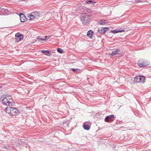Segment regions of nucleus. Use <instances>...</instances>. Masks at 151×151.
Returning a JSON list of instances; mask_svg holds the SVG:
<instances>
[{
	"instance_id": "nucleus-10",
	"label": "nucleus",
	"mask_w": 151,
	"mask_h": 151,
	"mask_svg": "<svg viewBox=\"0 0 151 151\" xmlns=\"http://www.w3.org/2000/svg\"><path fill=\"white\" fill-rule=\"evenodd\" d=\"M124 30H119L115 29V30H111V32L113 34H115V33L120 32H124Z\"/></svg>"
},
{
	"instance_id": "nucleus-11",
	"label": "nucleus",
	"mask_w": 151,
	"mask_h": 151,
	"mask_svg": "<svg viewBox=\"0 0 151 151\" xmlns=\"http://www.w3.org/2000/svg\"><path fill=\"white\" fill-rule=\"evenodd\" d=\"M36 16L34 14H33L31 13V14H30L28 16V18L30 20H32L35 17H36Z\"/></svg>"
},
{
	"instance_id": "nucleus-17",
	"label": "nucleus",
	"mask_w": 151,
	"mask_h": 151,
	"mask_svg": "<svg viewBox=\"0 0 151 151\" xmlns=\"http://www.w3.org/2000/svg\"><path fill=\"white\" fill-rule=\"evenodd\" d=\"M145 0H136L135 2V3H138L139 2H146Z\"/></svg>"
},
{
	"instance_id": "nucleus-24",
	"label": "nucleus",
	"mask_w": 151,
	"mask_h": 151,
	"mask_svg": "<svg viewBox=\"0 0 151 151\" xmlns=\"http://www.w3.org/2000/svg\"><path fill=\"white\" fill-rule=\"evenodd\" d=\"M75 7L74 8V9H75Z\"/></svg>"
},
{
	"instance_id": "nucleus-4",
	"label": "nucleus",
	"mask_w": 151,
	"mask_h": 151,
	"mask_svg": "<svg viewBox=\"0 0 151 151\" xmlns=\"http://www.w3.org/2000/svg\"><path fill=\"white\" fill-rule=\"evenodd\" d=\"M149 64V63L148 61L143 59L139 60L137 63L138 65L140 67H145Z\"/></svg>"
},
{
	"instance_id": "nucleus-7",
	"label": "nucleus",
	"mask_w": 151,
	"mask_h": 151,
	"mask_svg": "<svg viewBox=\"0 0 151 151\" xmlns=\"http://www.w3.org/2000/svg\"><path fill=\"white\" fill-rule=\"evenodd\" d=\"M109 29L108 27H102L100 28L99 29L98 31V32L101 34L104 33L106 32L107 29Z\"/></svg>"
},
{
	"instance_id": "nucleus-20",
	"label": "nucleus",
	"mask_w": 151,
	"mask_h": 151,
	"mask_svg": "<svg viewBox=\"0 0 151 151\" xmlns=\"http://www.w3.org/2000/svg\"><path fill=\"white\" fill-rule=\"evenodd\" d=\"M57 50L58 52L60 53H62L63 51V50L60 48H58Z\"/></svg>"
},
{
	"instance_id": "nucleus-8",
	"label": "nucleus",
	"mask_w": 151,
	"mask_h": 151,
	"mask_svg": "<svg viewBox=\"0 0 151 151\" xmlns=\"http://www.w3.org/2000/svg\"><path fill=\"white\" fill-rule=\"evenodd\" d=\"M20 20L21 22H26L27 19L24 14H20Z\"/></svg>"
},
{
	"instance_id": "nucleus-23",
	"label": "nucleus",
	"mask_w": 151,
	"mask_h": 151,
	"mask_svg": "<svg viewBox=\"0 0 151 151\" xmlns=\"http://www.w3.org/2000/svg\"><path fill=\"white\" fill-rule=\"evenodd\" d=\"M110 118H114V116L113 115H111L108 116Z\"/></svg>"
},
{
	"instance_id": "nucleus-12",
	"label": "nucleus",
	"mask_w": 151,
	"mask_h": 151,
	"mask_svg": "<svg viewBox=\"0 0 151 151\" xmlns=\"http://www.w3.org/2000/svg\"><path fill=\"white\" fill-rule=\"evenodd\" d=\"M86 123H87V122L84 123L83 125V127L85 129L88 130L89 129L90 127L89 125L86 124Z\"/></svg>"
},
{
	"instance_id": "nucleus-13",
	"label": "nucleus",
	"mask_w": 151,
	"mask_h": 151,
	"mask_svg": "<svg viewBox=\"0 0 151 151\" xmlns=\"http://www.w3.org/2000/svg\"><path fill=\"white\" fill-rule=\"evenodd\" d=\"M93 32L92 30H90L87 33V35L88 37L91 38L92 37V34Z\"/></svg>"
},
{
	"instance_id": "nucleus-9",
	"label": "nucleus",
	"mask_w": 151,
	"mask_h": 151,
	"mask_svg": "<svg viewBox=\"0 0 151 151\" xmlns=\"http://www.w3.org/2000/svg\"><path fill=\"white\" fill-rule=\"evenodd\" d=\"M121 53V51L119 49H117L116 50L113 51L111 54L112 55H114Z\"/></svg>"
},
{
	"instance_id": "nucleus-15",
	"label": "nucleus",
	"mask_w": 151,
	"mask_h": 151,
	"mask_svg": "<svg viewBox=\"0 0 151 151\" xmlns=\"http://www.w3.org/2000/svg\"><path fill=\"white\" fill-rule=\"evenodd\" d=\"M85 3L88 4H91L93 5L95 3V2H93L92 1L90 0L86 1L85 2Z\"/></svg>"
},
{
	"instance_id": "nucleus-18",
	"label": "nucleus",
	"mask_w": 151,
	"mask_h": 151,
	"mask_svg": "<svg viewBox=\"0 0 151 151\" xmlns=\"http://www.w3.org/2000/svg\"><path fill=\"white\" fill-rule=\"evenodd\" d=\"M42 53H44L45 54L47 53V54H46L47 55H49V51L47 50H42L41 51Z\"/></svg>"
},
{
	"instance_id": "nucleus-22",
	"label": "nucleus",
	"mask_w": 151,
	"mask_h": 151,
	"mask_svg": "<svg viewBox=\"0 0 151 151\" xmlns=\"http://www.w3.org/2000/svg\"><path fill=\"white\" fill-rule=\"evenodd\" d=\"M109 118L108 116H106L105 119V121L106 122H108L109 121Z\"/></svg>"
},
{
	"instance_id": "nucleus-25",
	"label": "nucleus",
	"mask_w": 151,
	"mask_h": 151,
	"mask_svg": "<svg viewBox=\"0 0 151 151\" xmlns=\"http://www.w3.org/2000/svg\"><path fill=\"white\" fill-rule=\"evenodd\" d=\"M46 54H47V53H45V54L46 55Z\"/></svg>"
},
{
	"instance_id": "nucleus-21",
	"label": "nucleus",
	"mask_w": 151,
	"mask_h": 151,
	"mask_svg": "<svg viewBox=\"0 0 151 151\" xmlns=\"http://www.w3.org/2000/svg\"><path fill=\"white\" fill-rule=\"evenodd\" d=\"M32 13L33 14H35V15H36V17H38L39 16V14L37 12H35Z\"/></svg>"
},
{
	"instance_id": "nucleus-16",
	"label": "nucleus",
	"mask_w": 151,
	"mask_h": 151,
	"mask_svg": "<svg viewBox=\"0 0 151 151\" xmlns=\"http://www.w3.org/2000/svg\"><path fill=\"white\" fill-rule=\"evenodd\" d=\"M106 21L103 20H101L99 23V24L101 25H104L106 23Z\"/></svg>"
},
{
	"instance_id": "nucleus-5",
	"label": "nucleus",
	"mask_w": 151,
	"mask_h": 151,
	"mask_svg": "<svg viewBox=\"0 0 151 151\" xmlns=\"http://www.w3.org/2000/svg\"><path fill=\"white\" fill-rule=\"evenodd\" d=\"M145 77L144 76H138L134 78V81L135 83H142L144 82Z\"/></svg>"
},
{
	"instance_id": "nucleus-3",
	"label": "nucleus",
	"mask_w": 151,
	"mask_h": 151,
	"mask_svg": "<svg viewBox=\"0 0 151 151\" xmlns=\"http://www.w3.org/2000/svg\"><path fill=\"white\" fill-rule=\"evenodd\" d=\"M81 19L83 24L85 25L88 23L89 21V16L86 14H83L81 15Z\"/></svg>"
},
{
	"instance_id": "nucleus-14",
	"label": "nucleus",
	"mask_w": 151,
	"mask_h": 151,
	"mask_svg": "<svg viewBox=\"0 0 151 151\" xmlns=\"http://www.w3.org/2000/svg\"><path fill=\"white\" fill-rule=\"evenodd\" d=\"M50 37L49 36H45V39H42V38H38L37 40L39 41H41L43 40H46L47 38V39H48Z\"/></svg>"
},
{
	"instance_id": "nucleus-6",
	"label": "nucleus",
	"mask_w": 151,
	"mask_h": 151,
	"mask_svg": "<svg viewBox=\"0 0 151 151\" xmlns=\"http://www.w3.org/2000/svg\"><path fill=\"white\" fill-rule=\"evenodd\" d=\"M16 40L17 41L19 42L23 39V35L20 33H17L15 35Z\"/></svg>"
},
{
	"instance_id": "nucleus-19",
	"label": "nucleus",
	"mask_w": 151,
	"mask_h": 151,
	"mask_svg": "<svg viewBox=\"0 0 151 151\" xmlns=\"http://www.w3.org/2000/svg\"><path fill=\"white\" fill-rule=\"evenodd\" d=\"M71 70H72L74 72H78L80 71V70L78 69L77 68H71Z\"/></svg>"
},
{
	"instance_id": "nucleus-1",
	"label": "nucleus",
	"mask_w": 151,
	"mask_h": 151,
	"mask_svg": "<svg viewBox=\"0 0 151 151\" xmlns=\"http://www.w3.org/2000/svg\"><path fill=\"white\" fill-rule=\"evenodd\" d=\"M0 100L4 105L8 106H12V105L13 100L9 95H3L1 97Z\"/></svg>"
},
{
	"instance_id": "nucleus-2",
	"label": "nucleus",
	"mask_w": 151,
	"mask_h": 151,
	"mask_svg": "<svg viewBox=\"0 0 151 151\" xmlns=\"http://www.w3.org/2000/svg\"><path fill=\"white\" fill-rule=\"evenodd\" d=\"M6 111L9 114L12 115H14L17 114L19 111L15 108L11 107H8L5 108Z\"/></svg>"
}]
</instances>
